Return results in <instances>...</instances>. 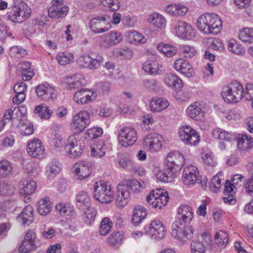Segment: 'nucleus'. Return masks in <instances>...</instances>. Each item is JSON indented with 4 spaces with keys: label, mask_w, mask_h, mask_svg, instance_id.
Returning <instances> with one entry per match:
<instances>
[{
    "label": "nucleus",
    "mask_w": 253,
    "mask_h": 253,
    "mask_svg": "<svg viewBox=\"0 0 253 253\" xmlns=\"http://www.w3.org/2000/svg\"><path fill=\"white\" fill-rule=\"evenodd\" d=\"M185 163L183 155L178 151L169 153L166 157V163L164 170L156 174L157 179L163 182H170L176 176L178 169H181Z\"/></svg>",
    "instance_id": "f257e3e1"
},
{
    "label": "nucleus",
    "mask_w": 253,
    "mask_h": 253,
    "mask_svg": "<svg viewBox=\"0 0 253 253\" xmlns=\"http://www.w3.org/2000/svg\"><path fill=\"white\" fill-rule=\"evenodd\" d=\"M197 26L199 30L205 34L216 35L222 29V23L217 15L206 13L198 18Z\"/></svg>",
    "instance_id": "f03ea898"
},
{
    "label": "nucleus",
    "mask_w": 253,
    "mask_h": 253,
    "mask_svg": "<svg viewBox=\"0 0 253 253\" xmlns=\"http://www.w3.org/2000/svg\"><path fill=\"white\" fill-rule=\"evenodd\" d=\"M245 95L243 85L237 81L224 86L221 91L223 99L229 103L239 102Z\"/></svg>",
    "instance_id": "7ed1b4c3"
},
{
    "label": "nucleus",
    "mask_w": 253,
    "mask_h": 253,
    "mask_svg": "<svg viewBox=\"0 0 253 253\" xmlns=\"http://www.w3.org/2000/svg\"><path fill=\"white\" fill-rule=\"evenodd\" d=\"M114 191L110 185L102 181L94 185L93 197L101 203H109L113 201Z\"/></svg>",
    "instance_id": "20e7f679"
},
{
    "label": "nucleus",
    "mask_w": 253,
    "mask_h": 253,
    "mask_svg": "<svg viewBox=\"0 0 253 253\" xmlns=\"http://www.w3.org/2000/svg\"><path fill=\"white\" fill-rule=\"evenodd\" d=\"M171 235L179 242L183 243L191 239L193 235V227L187 225H180L173 222L171 225Z\"/></svg>",
    "instance_id": "39448f33"
},
{
    "label": "nucleus",
    "mask_w": 253,
    "mask_h": 253,
    "mask_svg": "<svg viewBox=\"0 0 253 253\" xmlns=\"http://www.w3.org/2000/svg\"><path fill=\"white\" fill-rule=\"evenodd\" d=\"M180 140L186 145L196 146L200 141V136L196 130L189 126H184L178 130Z\"/></svg>",
    "instance_id": "423d86ee"
},
{
    "label": "nucleus",
    "mask_w": 253,
    "mask_h": 253,
    "mask_svg": "<svg viewBox=\"0 0 253 253\" xmlns=\"http://www.w3.org/2000/svg\"><path fill=\"white\" fill-rule=\"evenodd\" d=\"M169 197L167 191L161 189L152 191L146 197L149 205L154 208L161 209L167 204Z\"/></svg>",
    "instance_id": "0eeeda50"
},
{
    "label": "nucleus",
    "mask_w": 253,
    "mask_h": 253,
    "mask_svg": "<svg viewBox=\"0 0 253 253\" xmlns=\"http://www.w3.org/2000/svg\"><path fill=\"white\" fill-rule=\"evenodd\" d=\"M136 130L131 127H123L119 130L118 141L123 147H127L133 145L137 140Z\"/></svg>",
    "instance_id": "6e6552de"
},
{
    "label": "nucleus",
    "mask_w": 253,
    "mask_h": 253,
    "mask_svg": "<svg viewBox=\"0 0 253 253\" xmlns=\"http://www.w3.org/2000/svg\"><path fill=\"white\" fill-rule=\"evenodd\" d=\"M84 147V143L82 140H78L75 136H70L65 145L67 155L71 158L78 157L81 155Z\"/></svg>",
    "instance_id": "1a4fd4ad"
},
{
    "label": "nucleus",
    "mask_w": 253,
    "mask_h": 253,
    "mask_svg": "<svg viewBox=\"0 0 253 253\" xmlns=\"http://www.w3.org/2000/svg\"><path fill=\"white\" fill-rule=\"evenodd\" d=\"M103 60V58L100 54H97L95 57L86 54L80 56L77 59V63L81 67L95 70L99 68Z\"/></svg>",
    "instance_id": "9d476101"
},
{
    "label": "nucleus",
    "mask_w": 253,
    "mask_h": 253,
    "mask_svg": "<svg viewBox=\"0 0 253 253\" xmlns=\"http://www.w3.org/2000/svg\"><path fill=\"white\" fill-rule=\"evenodd\" d=\"M26 151L31 157L42 159L45 156V149L42 141L39 138L31 139L26 146Z\"/></svg>",
    "instance_id": "9b49d317"
},
{
    "label": "nucleus",
    "mask_w": 253,
    "mask_h": 253,
    "mask_svg": "<svg viewBox=\"0 0 253 253\" xmlns=\"http://www.w3.org/2000/svg\"><path fill=\"white\" fill-rule=\"evenodd\" d=\"M163 137L158 133H150L147 135L143 140V146L150 152H157L162 147Z\"/></svg>",
    "instance_id": "f8f14e48"
},
{
    "label": "nucleus",
    "mask_w": 253,
    "mask_h": 253,
    "mask_svg": "<svg viewBox=\"0 0 253 253\" xmlns=\"http://www.w3.org/2000/svg\"><path fill=\"white\" fill-rule=\"evenodd\" d=\"M166 229L164 224L158 219H154L149 226L147 233L154 240H161L166 235Z\"/></svg>",
    "instance_id": "ddd939ff"
},
{
    "label": "nucleus",
    "mask_w": 253,
    "mask_h": 253,
    "mask_svg": "<svg viewBox=\"0 0 253 253\" xmlns=\"http://www.w3.org/2000/svg\"><path fill=\"white\" fill-rule=\"evenodd\" d=\"M122 40V37L120 33L112 31L99 37V42L101 47L109 48L118 44Z\"/></svg>",
    "instance_id": "4468645a"
},
{
    "label": "nucleus",
    "mask_w": 253,
    "mask_h": 253,
    "mask_svg": "<svg viewBox=\"0 0 253 253\" xmlns=\"http://www.w3.org/2000/svg\"><path fill=\"white\" fill-rule=\"evenodd\" d=\"M90 123V115L87 111H82L73 116L72 126L78 131H83Z\"/></svg>",
    "instance_id": "2eb2a0df"
},
{
    "label": "nucleus",
    "mask_w": 253,
    "mask_h": 253,
    "mask_svg": "<svg viewBox=\"0 0 253 253\" xmlns=\"http://www.w3.org/2000/svg\"><path fill=\"white\" fill-rule=\"evenodd\" d=\"M35 91L39 97L45 101L56 98L57 95V90L49 84H42L38 85L36 88Z\"/></svg>",
    "instance_id": "dca6fc26"
},
{
    "label": "nucleus",
    "mask_w": 253,
    "mask_h": 253,
    "mask_svg": "<svg viewBox=\"0 0 253 253\" xmlns=\"http://www.w3.org/2000/svg\"><path fill=\"white\" fill-rule=\"evenodd\" d=\"M130 199V192L123 181L117 185V193L115 203L118 208H124L128 203Z\"/></svg>",
    "instance_id": "f3484780"
},
{
    "label": "nucleus",
    "mask_w": 253,
    "mask_h": 253,
    "mask_svg": "<svg viewBox=\"0 0 253 253\" xmlns=\"http://www.w3.org/2000/svg\"><path fill=\"white\" fill-rule=\"evenodd\" d=\"M96 97V92L83 88L75 93L74 100L78 104H85L94 100Z\"/></svg>",
    "instance_id": "a211bd4d"
},
{
    "label": "nucleus",
    "mask_w": 253,
    "mask_h": 253,
    "mask_svg": "<svg viewBox=\"0 0 253 253\" xmlns=\"http://www.w3.org/2000/svg\"><path fill=\"white\" fill-rule=\"evenodd\" d=\"M199 171L197 168L193 165L187 166L184 168L182 175V181L184 185H193L199 177Z\"/></svg>",
    "instance_id": "6ab92c4d"
},
{
    "label": "nucleus",
    "mask_w": 253,
    "mask_h": 253,
    "mask_svg": "<svg viewBox=\"0 0 253 253\" xmlns=\"http://www.w3.org/2000/svg\"><path fill=\"white\" fill-rule=\"evenodd\" d=\"M193 217L192 208L187 205H182L178 210L176 220L174 222H177L180 225H187Z\"/></svg>",
    "instance_id": "aec40b11"
},
{
    "label": "nucleus",
    "mask_w": 253,
    "mask_h": 253,
    "mask_svg": "<svg viewBox=\"0 0 253 253\" xmlns=\"http://www.w3.org/2000/svg\"><path fill=\"white\" fill-rule=\"evenodd\" d=\"M107 18L103 16H96L92 18L89 22V28L95 34L104 33L109 30Z\"/></svg>",
    "instance_id": "412c9836"
},
{
    "label": "nucleus",
    "mask_w": 253,
    "mask_h": 253,
    "mask_svg": "<svg viewBox=\"0 0 253 253\" xmlns=\"http://www.w3.org/2000/svg\"><path fill=\"white\" fill-rule=\"evenodd\" d=\"M205 105L199 101L191 103L187 108L186 112L188 117L194 120H201L205 113Z\"/></svg>",
    "instance_id": "4be33fe9"
},
{
    "label": "nucleus",
    "mask_w": 253,
    "mask_h": 253,
    "mask_svg": "<svg viewBox=\"0 0 253 253\" xmlns=\"http://www.w3.org/2000/svg\"><path fill=\"white\" fill-rule=\"evenodd\" d=\"M174 68L186 77L190 78L193 76L194 72L191 65L182 58L176 59L173 63Z\"/></svg>",
    "instance_id": "5701e85b"
},
{
    "label": "nucleus",
    "mask_w": 253,
    "mask_h": 253,
    "mask_svg": "<svg viewBox=\"0 0 253 253\" xmlns=\"http://www.w3.org/2000/svg\"><path fill=\"white\" fill-rule=\"evenodd\" d=\"M177 35L183 39H190L194 36L192 28L187 23L180 21L175 28Z\"/></svg>",
    "instance_id": "b1692460"
},
{
    "label": "nucleus",
    "mask_w": 253,
    "mask_h": 253,
    "mask_svg": "<svg viewBox=\"0 0 253 253\" xmlns=\"http://www.w3.org/2000/svg\"><path fill=\"white\" fill-rule=\"evenodd\" d=\"M75 172L80 179L87 177L91 173L92 168L90 164L85 162H80L74 166Z\"/></svg>",
    "instance_id": "393cba45"
},
{
    "label": "nucleus",
    "mask_w": 253,
    "mask_h": 253,
    "mask_svg": "<svg viewBox=\"0 0 253 253\" xmlns=\"http://www.w3.org/2000/svg\"><path fill=\"white\" fill-rule=\"evenodd\" d=\"M56 211L61 215L68 217H74L76 216L75 208L69 203H59L55 206Z\"/></svg>",
    "instance_id": "a878e982"
},
{
    "label": "nucleus",
    "mask_w": 253,
    "mask_h": 253,
    "mask_svg": "<svg viewBox=\"0 0 253 253\" xmlns=\"http://www.w3.org/2000/svg\"><path fill=\"white\" fill-rule=\"evenodd\" d=\"M142 68L145 72L150 75H158L163 72L162 66L154 60L146 61L143 64Z\"/></svg>",
    "instance_id": "bb28decb"
},
{
    "label": "nucleus",
    "mask_w": 253,
    "mask_h": 253,
    "mask_svg": "<svg viewBox=\"0 0 253 253\" xmlns=\"http://www.w3.org/2000/svg\"><path fill=\"white\" fill-rule=\"evenodd\" d=\"M33 209L30 205L25 207L17 217V221L22 225L30 224L33 220Z\"/></svg>",
    "instance_id": "cd10ccee"
},
{
    "label": "nucleus",
    "mask_w": 253,
    "mask_h": 253,
    "mask_svg": "<svg viewBox=\"0 0 253 253\" xmlns=\"http://www.w3.org/2000/svg\"><path fill=\"white\" fill-rule=\"evenodd\" d=\"M106 150V142L105 139L97 140L91 146V155L96 158H101L104 156Z\"/></svg>",
    "instance_id": "c85d7f7f"
},
{
    "label": "nucleus",
    "mask_w": 253,
    "mask_h": 253,
    "mask_svg": "<svg viewBox=\"0 0 253 253\" xmlns=\"http://www.w3.org/2000/svg\"><path fill=\"white\" fill-rule=\"evenodd\" d=\"M20 193L23 195H31L33 194L37 189L36 182L31 179L25 178L20 181L19 184Z\"/></svg>",
    "instance_id": "c756f323"
},
{
    "label": "nucleus",
    "mask_w": 253,
    "mask_h": 253,
    "mask_svg": "<svg viewBox=\"0 0 253 253\" xmlns=\"http://www.w3.org/2000/svg\"><path fill=\"white\" fill-rule=\"evenodd\" d=\"M84 79L80 75H74L66 78L64 83L69 90H75L81 87L84 84Z\"/></svg>",
    "instance_id": "7c9ffc66"
},
{
    "label": "nucleus",
    "mask_w": 253,
    "mask_h": 253,
    "mask_svg": "<svg viewBox=\"0 0 253 253\" xmlns=\"http://www.w3.org/2000/svg\"><path fill=\"white\" fill-rule=\"evenodd\" d=\"M253 147V138L247 134H239L237 147L241 152L248 151Z\"/></svg>",
    "instance_id": "2f4dec72"
},
{
    "label": "nucleus",
    "mask_w": 253,
    "mask_h": 253,
    "mask_svg": "<svg viewBox=\"0 0 253 253\" xmlns=\"http://www.w3.org/2000/svg\"><path fill=\"white\" fill-rule=\"evenodd\" d=\"M68 10L69 8L65 5L52 4L48 9V14L51 18H58L65 17Z\"/></svg>",
    "instance_id": "473e14b6"
},
{
    "label": "nucleus",
    "mask_w": 253,
    "mask_h": 253,
    "mask_svg": "<svg viewBox=\"0 0 253 253\" xmlns=\"http://www.w3.org/2000/svg\"><path fill=\"white\" fill-rule=\"evenodd\" d=\"M76 206L80 211L85 210L90 207V200L86 192L83 191L77 195Z\"/></svg>",
    "instance_id": "72a5a7b5"
},
{
    "label": "nucleus",
    "mask_w": 253,
    "mask_h": 253,
    "mask_svg": "<svg viewBox=\"0 0 253 253\" xmlns=\"http://www.w3.org/2000/svg\"><path fill=\"white\" fill-rule=\"evenodd\" d=\"M164 82L168 86L171 88H180L183 86V82L180 78L172 73L166 75Z\"/></svg>",
    "instance_id": "f704fd0d"
},
{
    "label": "nucleus",
    "mask_w": 253,
    "mask_h": 253,
    "mask_svg": "<svg viewBox=\"0 0 253 253\" xmlns=\"http://www.w3.org/2000/svg\"><path fill=\"white\" fill-rule=\"evenodd\" d=\"M147 215L146 209L141 205L135 207L133 211L131 219L133 224L137 226L145 218Z\"/></svg>",
    "instance_id": "c9c22d12"
},
{
    "label": "nucleus",
    "mask_w": 253,
    "mask_h": 253,
    "mask_svg": "<svg viewBox=\"0 0 253 253\" xmlns=\"http://www.w3.org/2000/svg\"><path fill=\"white\" fill-rule=\"evenodd\" d=\"M150 108L153 112L162 111L169 106L168 101L164 98H154L150 101Z\"/></svg>",
    "instance_id": "e433bc0d"
},
{
    "label": "nucleus",
    "mask_w": 253,
    "mask_h": 253,
    "mask_svg": "<svg viewBox=\"0 0 253 253\" xmlns=\"http://www.w3.org/2000/svg\"><path fill=\"white\" fill-rule=\"evenodd\" d=\"M19 67L21 71L22 78L24 81H30L34 76L31 63L23 61L19 63Z\"/></svg>",
    "instance_id": "4c0bfd02"
},
{
    "label": "nucleus",
    "mask_w": 253,
    "mask_h": 253,
    "mask_svg": "<svg viewBox=\"0 0 253 253\" xmlns=\"http://www.w3.org/2000/svg\"><path fill=\"white\" fill-rule=\"evenodd\" d=\"M17 11L18 12V18L20 22H22L28 18L31 13L30 8L23 1H20V2L16 3Z\"/></svg>",
    "instance_id": "58836bf2"
},
{
    "label": "nucleus",
    "mask_w": 253,
    "mask_h": 253,
    "mask_svg": "<svg viewBox=\"0 0 253 253\" xmlns=\"http://www.w3.org/2000/svg\"><path fill=\"white\" fill-rule=\"evenodd\" d=\"M37 209L39 213L42 215L49 213L51 210V203L48 197L40 200L37 203Z\"/></svg>",
    "instance_id": "ea45409f"
},
{
    "label": "nucleus",
    "mask_w": 253,
    "mask_h": 253,
    "mask_svg": "<svg viewBox=\"0 0 253 253\" xmlns=\"http://www.w3.org/2000/svg\"><path fill=\"white\" fill-rule=\"evenodd\" d=\"M13 167L11 163L7 160L0 161V177L6 178L12 174Z\"/></svg>",
    "instance_id": "a19ab883"
},
{
    "label": "nucleus",
    "mask_w": 253,
    "mask_h": 253,
    "mask_svg": "<svg viewBox=\"0 0 253 253\" xmlns=\"http://www.w3.org/2000/svg\"><path fill=\"white\" fill-rule=\"evenodd\" d=\"M149 21L152 24L159 29H162L166 26V19L162 15L158 13L151 14L149 17Z\"/></svg>",
    "instance_id": "79ce46f5"
},
{
    "label": "nucleus",
    "mask_w": 253,
    "mask_h": 253,
    "mask_svg": "<svg viewBox=\"0 0 253 253\" xmlns=\"http://www.w3.org/2000/svg\"><path fill=\"white\" fill-rule=\"evenodd\" d=\"M61 170L59 164L56 162L50 163L46 167V174L48 179H53Z\"/></svg>",
    "instance_id": "37998d69"
},
{
    "label": "nucleus",
    "mask_w": 253,
    "mask_h": 253,
    "mask_svg": "<svg viewBox=\"0 0 253 253\" xmlns=\"http://www.w3.org/2000/svg\"><path fill=\"white\" fill-rule=\"evenodd\" d=\"M127 40L131 43H144L146 42V38L143 35L136 31H130L126 33Z\"/></svg>",
    "instance_id": "c03bdc74"
},
{
    "label": "nucleus",
    "mask_w": 253,
    "mask_h": 253,
    "mask_svg": "<svg viewBox=\"0 0 253 253\" xmlns=\"http://www.w3.org/2000/svg\"><path fill=\"white\" fill-rule=\"evenodd\" d=\"M239 39L244 42H253V28H245L240 31L238 35Z\"/></svg>",
    "instance_id": "a18cd8bd"
},
{
    "label": "nucleus",
    "mask_w": 253,
    "mask_h": 253,
    "mask_svg": "<svg viewBox=\"0 0 253 253\" xmlns=\"http://www.w3.org/2000/svg\"><path fill=\"white\" fill-rule=\"evenodd\" d=\"M212 134L214 138L225 141H230L232 139L231 133L219 127L213 129Z\"/></svg>",
    "instance_id": "49530a36"
},
{
    "label": "nucleus",
    "mask_w": 253,
    "mask_h": 253,
    "mask_svg": "<svg viewBox=\"0 0 253 253\" xmlns=\"http://www.w3.org/2000/svg\"><path fill=\"white\" fill-rule=\"evenodd\" d=\"M158 49L166 56L170 57L175 55L177 53V49L173 45L161 43L157 46Z\"/></svg>",
    "instance_id": "de8ad7c7"
},
{
    "label": "nucleus",
    "mask_w": 253,
    "mask_h": 253,
    "mask_svg": "<svg viewBox=\"0 0 253 253\" xmlns=\"http://www.w3.org/2000/svg\"><path fill=\"white\" fill-rule=\"evenodd\" d=\"M83 212V219L86 224H91L94 221L97 211L93 208L89 207L87 210H82Z\"/></svg>",
    "instance_id": "09e8293b"
},
{
    "label": "nucleus",
    "mask_w": 253,
    "mask_h": 253,
    "mask_svg": "<svg viewBox=\"0 0 253 253\" xmlns=\"http://www.w3.org/2000/svg\"><path fill=\"white\" fill-rule=\"evenodd\" d=\"M180 54L185 58H191L196 55L197 51L195 48L188 44H182L179 46Z\"/></svg>",
    "instance_id": "8fccbe9b"
},
{
    "label": "nucleus",
    "mask_w": 253,
    "mask_h": 253,
    "mask_svg": "<svg viewBox=\"0 0 253 253\" xmlns=\"http://www.w3.org/2000/svg\"><path fill=\"white\" fill-rule=\"evenodd\" d=\"M18 127L22 135H30L34 133V126L30 122L21 121L19 123Z\"/></svg>",
    "instance_id": "3c124183"
},
{
    "label": "nucleus",
    "mask_w": 253,
    "mask_h": 253,
    "mask_svg": "<svg viewBox=\"0 0 253 253\" xmlns=\"http://www.w3.org/2000/svg\"><path fill=\"white\" fill-rule=\"evenodd\" d=\"M35 113L38 114L41 118L47 119L50 117L52 111L49 109L48 106L41 104L35 108Z\"/></svg>",
    "instance_id": "603ef678"
},
{
    "label": "nucleus",
    "mask_w": 253,
    "mask_h": 253,
    "mask_svg": "<svg viewBox=\"0 0 253 253\" xmlns=\"http://www.w3.org/2000/svg\"><path fill=\"white\" fill-rule=\"evenodd\" d=\"M123 182L129 192L131 190L134 193H138L143 187L142 184L135 179L124 180Z\"/></svg>",
    "instance_id": "864d4df0"
},
{
    "label": "nucleus",
    "mask_w": 253,
    "mask_h": 253,
    "mask_svg": "<svg viewBox=\"0 0 253 253\" xmlns=\"http://www.w3.org/2000/svg\"><path fill=\"white\" fill-rule=\"evenodd\" d=\"M112 222L108 217L103 218L100 223L99 226V233L101 235L105 236L108 234L112 227Z\"/></svg>",
    "instance_id": "5fc2aeb1"
},
{
    "label": "nucleus",
    "mask_w": 253,
    "mask_h": 253,
    "mask_svg": "<svg viewBox=\"0 0 253 253\" xmlns=\"http://www.w3.org/2000/svg\"><path fill=\"white\" fill-rule=\"evenodd\" d=\"M124 236L120 232H113L108 238V243L113 246L120 245L123 241Z\"/></svg>",
    "instance_id": "6e6d98bb"
},
{
    "label": "nucleus",
    "mask_w": 253,
    "mask_h": 253,
    "mask_svg": "<svg viewBox=\"0 0 253 253\" xmlns=\"http://www.w3.org/2000/svg\"><path fill=\"white\" fill-rule=\"evenodd\" d=\"M58 63L61 65H65L69 64L73 59V55L68 52H61L56 57Z\"/></svg>",
    "instance_id": "4d7b16f0"
},
{
    "label": "nucleus",
    "mask_w": 253,
    "mask_h": 253,
    "mask_svg": "<svg viewBox=\"0 0 253 253\" xmlns=\"http://www.w3.org/2000/svg\"><path fill=\"white\" fill-rule=\"evenodd\" d=\"M103 134V130L100 127H93L88 129L85 133L86 139H94L101 136Z\"/></svg>",
    "instance_id": "13d9d810"
},
{
    "label": "nucleus",
    "mask_w": 253,
    "mask_h": 253,
    "mask_svg": "<svg viewBox=\"0 0 253 253\" xmlns=\"http://www.w3.org/2000/svg\"><path fill=\"white\" fill-rule=\"evenodd\" d=\"M37 249L36 243L24 240L19 248L20 253H29Z\"/></svg>",
    "instance_id": "bf43d9fd"
},
{
    "label": "nucleus",
    "mask_w": 253,
    "mask_h": 253,
    "mask_svg": "<svg viewBox=\"0 0 253 253\" xmlns=\"http://www.w3.org/2000/svg\"><path fill=\"white\" fill-rule=\"evenodd\" d=\"M214 239L216 243L222 247H225L228 242V234L223 231L217 232L214 236Z\"/></svg>",
    "instance_id": "052dcab7"
},
{
    "label": "nucleus",
    "mask_w": 253,
    "mask_h": 253,
    "mask_svg": "<svg viewBox=\"0 0 253 253\" xmlns=\"http://www.w3.org/2000/svg\"><path fill=\"white\" fill-rule=\"evenodd\" d=\"M228 49L235 54L243 55L245 54L244 48L236 42H229L228 44Z\"/></svg>",
    "instance_id": "680f3d73"
},
{
    "label": "nucleus",
    "mask_w": 253,
    "mask_h": 253,
    "mask_svg": "<svg viewBox=\"0 0 253 253\" xmlns=\"http://www.w3.org/2000/svg\"><path fill=\"white\" fill-rule=\"evenodd\" d=\"M205 247L203 243L198 241H193L191 243L192 253H205Z\"/></svg>",
    "instance_id": "e2e57ef3"
},
{
    "label": "nucleus",
    "mask_w": 253,
    "mask_h": 253,
    "mask_svg": "<svg viewBox=\"0 0 253 253\" xmlns=\"http://www.w3.org/2000/svg\"><path fill=\"white\" fill-rule=\"evenodd\" d=\"M11 56L16 58L23 57L27 55V51L20 46H13L11 47L10 50Z\"/></svg>",
    "instance_id": "0e129e2a"
},
{
    "label": "nucleus",
    "mask_w": 253,
    "mask_h": 253,
    "mask_svg": "<svg viewBox=\"0 0 253 253\" xmlns=\"http://www.w3.org/2000/svg\"><path fill=\"white\" fill-rule=\"evenodd\" d=\"M202 159L204 162L209 166H214L216 164L214 156L211 152L203 154Z\"/></svg>",
    "instance_id": "69168bd1"
},
{
    "label": "nucleus",
    "mask_w": 253,
    "mask_h": 253,
    "mask_svg": "<svg viewBox=\"0 0 253 253\" xmlns=\"http://www.w3.org/2000/svg\"><path fill=\"white\" fill-rule=\"evenodd\" d=\"M18 12L15 3L11 10L7 12L6 18L13 22L20 23L19 19H18Z\"/></svg>",
    "instance_id": "338daca9"
},
{
    "label": "nucleus",
    "mask_w": 253,
    "mask_h": 253,
    "mask_svg": "<svg viewBox=\"0 0 253 253\" xmlns=\"http://www.w3.org/2000/svg\"><path fill=\"white\" fill-rule=\"evenodd\" d=\"M143 86L149 90L154 91L158 87V82L154 80L145 79L142 81Z\"/></svg>",
    "instance_id": "774afa93"
}]
</instances>
